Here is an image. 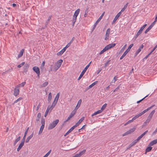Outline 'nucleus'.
Masks as SVG:
<instances>
[{
  "instance_id": "1",
  "label": "nucleus",
  "mask_w": 157,
  "mask_h": 157,
  "mask_svg": "<svg viewBox=\"0 0 157 157\" xmlns=\"http://www.w3.org/2000/svg\"><path fill=\"white\" fill-rule=\"evenodd\" d=\"M63 60L61 59L58 60L56 62L54 66L53 65H51L50 67V70L52 71V70L54 71H56L60 67L63 62Z\"/></svg>"
},
{
  "instance_id": "2",
  "label": "nucleus",
  "mask_w": 157,
  "mask_h": 157,
  "mask_svg": "<svg viewBox=\"0 0 157 157\" xmlns=\"http://www.w3.org/2000/svg\"><path fill=\"white\" fill-rule=\"evenodd\" d=\"M59 93H58L56 96L54 100L53 101L51 106H49V109H50V111H51L53 108L55 107L56 105L57 104V103L58 100L59 98Z\"/></svg>"
},
{
  "instance_id": "3",
  "label": "nucleus",
  "mask_w": 157,
  "mask_h": 157,
  "mask_svg": "<svg viewBox=\"0 0 157 157\" xmlns=\"http://www.w3.org/2000/svg\"><path fill=\"white\" fill-rule=\"evenodd\" d=\"M116 45L115 43L109 44L106 46L100 52L99 54L101 55L104 52L108 50L109 49L114 47Z\"/></svg>"
},
{
  "instance_id": "4",
  "label": "nucleus",
  "mask_w": 157,
  "mask_h": 157,
  "mask_svg": "<svg viewBox=\"0 0 157 157\" xmlns=\"http://www.w3.org/2000/svg\"><path fill=\"white\" fill-rule=\"evenodd\" d=\"M80 12V9H77L75 11L73 16V19L72 20V22L73 23V25H74L76 19L78 15Z\"/></svg>"
},
{
  "instance_id": "5",
  "label": "nucleus",
  "mask_w": 157,
  "mask_h": 157,
  "mask_svg": "<svg viewBox=\"0 0 157 157\" xmlns=\"http://www.w3.org/2000/svg\"><path fill=\"white\" fill-rule=\"evenodd\" d=\"M59 122V120L58 119H56L55 121H53L52 123L50 124L49 125L48 127V129L49 130H50L54 128L58 124Z\"/></svg>"
},
{
  "instance_id": "6",
  "label": "nucleus",
  "mask_w": 157,
  "mask_h": 157,
  "mask_svg": "<svg viewBox=\"0 0 157 157\" xmlns=\"http://www.w3.org/2000/svg\"><path fill=\"white\" fill-rule=\"evenodd\" d=\"M92 61H91L84 68V69H83V70L82 71L80 75V76H79L78 78V80H79L82 77L83 75H84L85 72H86V71L87 69L89 68L90 66V65Z\"/></svg>"
},
{
  "instance_id": "7",
  "label": "nucleus",
  "mask_w": 157,
  "mask_h": 157,
  "mask_svg": "<svg viewBox=\"0 0 157 157\" xmlns=\"http://www.w3.org/2000/svg\"><path fill=\"white\" fill-rule=\"evenodd\" d=\"M41 123L42 125L40 127L39 131V134H40L42 132L44 128L45 125V120L44 119H42L41 121Z\"/></svg>"
},
{
  "instance_id": "8",
  "label": "nucleus",
  "mask_w": 157,
  "mask_h": 157,
  "mask_svg": "<svg viewBox=\"0 0 157 157\" xmlns=\"http://www.w3.org/2000/svg\"><path fill=\"white\" fill-rule=\"evenodd\" d=\"M154 106V105H152L150 107L148 108L147 109H145L143 111L140 113L139 114H138V115L139 116V117H140V116H142L144 113H145L147 112L151 108H153Z\"/></svg>"
},
{
  "instance_id": "9",
  "label": "nucleus",
  "mask_w": 157,
  "mask_h": 157,
  "mask_svg": "<svg viewBox=\"0 0 157 157\" xmlns=\"http://www.w3.org/2000/svg\"><path fill=\"white\" fill-rule=\"evenodd\" d=\"M135 129L136 128L135 127L133 128H131L129 130L127 131V132H126L124 134L123 136H125L128 135V134H131V133L134 131Z\"/></svg>"
},
{
  "instance_id": "10",
  "label": "nucleus",
  "mask_w": 157,
  "mask_h": 157,
  "mask_svg": "<svg viewBox=\"0 0 157 157\" xmlns=\"http://www.w3.org/2000/svg\"><path fill=\"white\" fill-rule=\"evenodd\" d=\"M105 13V12H104L100 16V17L98 18V20L97 21H96V22H95V23L94 24V26L93 27V29H94L97 25L98 24V23L100 21V20H101V19L102 18V17L103 16V15H104V14Z\"/></svg>"
},
{
  "instance_id": "11",
  "label": "nucleus",
  "mask_w": 157,
  "mask_h": 157,
  "mask_svg": "<svg viewBox=\"0 0 157 157\" xmlns=\"http://www.w3.org/2000/svg\"><path fill=\"white\" fill-rule=\"evenodd\" d=\"M19 88L18 87H17V86H16L14 90V92L13 93V95L15 96H17L19 94Z\"/></svg>"
},
{
  "instance_id": "12",
  "label": "nucleus",
  "mask_w": 157,
  "mask_h": 157,
  "mask_svg": "<svg viewBox=\"0 0 157 157\" xmlns=\"http://www.w3.org/2000/svg\"><path fill=\"white\" fill-rule=\"evenodd\" d=\"M33 71L36 73L39 76L40 75V71L39 67L36 66H35L33 67Z\"/></svg>"
},
{
  "instance_id": "13",
  "label": "nucleus",
  "mask_w": 157,
  "mask_h": 157,
  "mask_svg": "<svg viewBox=\"0 0 157 157\" xmlns=\"http://www.w3.org/2000/svg\"><path fill=\"white\" fill-rule=\"evenodd\" d=\"M84 117H82L77 123L74 125L75 127H77L84 120Z\"/></svg>"
},
{
  "instance_id": "14",
  "label": "nucleus",
  "mask_w": 157,
  "mask_h": 157,
  "mask_svg": "<svg viewBox=\"0 0 157 157\" xmlns=\"http://www.w3.org/2000/svg\"><path fill=\"white\" fill-rule=\"evenodd\" d=\"M121 14V12H119L118 13L117 15L114 18V19H113V22H112V24L114 23L118 19L119 17L120 16V15Z\"/></svg>"
},
{
  "instance_id": "15",
  "label": "nucleus",
  "mask_w": 157,
  "mask_h": 157,
  "mask_svg": "<svg viewBox=\"0 0 157 157\" xmlns=\"http://www.w3.org/2000/svg\"><path fill=\"white\" fill-rule=\"evenodd\" d=\"M25 141H24L23 140H21V143L19 144L18 147L17 148V151H19L21 149L22 147L24 145Z\"/></svg>"
},
{
  "instance_id": "16",
  "label": "nucleus",
  "mask_w": 157,
  "mask_h": 157,
  "mask_svg": "<svg viewBox=\"0 0 157 157\" xmlns=\"http://www.w3.org/2000/svg\"><path fill=\"white\" fill-rule=\"evenodd\" d=\"M155 112V110H152L151 112L150 113V114L149 115L147 118L151 120V119L153 117V116L154 114V113Z\"/></svg>"
},
{
  "instance_id": "17",
  "label": "nucleus",
  "mask_w": 157,
  "mask_h": 157,
  "mask_svg": "<svg viewBox=\"0 0 157 157\" xmlns=\"http://www.w3.org/2000/svg\"><path fill=\"white\" fill-rule=\"evenodd\" d=\"M25 50L24 49H22L21 51L20 52L19 54H18L17 57V58L19 59V58L21 57L23 55L24 52Z\"/></svg>"
},
{
  "instance_id": "18",
  "label": "nucleus",
  "mask_w": 157,
  "mask_h": 157,
  "mask_svg": "<svg viewBox=\"0 0 157 157\" xmlns=\"http://www.w3.org/2000/svg\"><path fill=\"white\" fill-rule=\"evenodd\" d=\"M75 127L73 126L69 130L64 134V136H66L67 135H68L69 133L71 132V131H72L75 128Z\"/></svg>"
},
{
  "instance_id": "19",
  "label": "nucleus",
  "mask_w": 157,
  "mask_h": 157,
  "mask_svg": "<svg viewBox=\"0 0 157 157\" xmlns=\"http://www.w3.org/2000/svg\"><path fill=\"white\" fill-rule=\"evenodd\" d=\"M157 143V139H155L152 141H151L149 144V145L150 146H152L154 144H155Z\"/></svg>"
},
{
  "instance_id": "20",
  "label": "nucleus",
  "mask_w": 157,
  "mask_h": 157,
  "mask_svg": "<svg viewBox=\"0 0 157 157\" xmlns=\"http://www.w3.org/2000/svg\"><path fill=\"white\" fill-rule=\"evenodd\" d=\"M82 102V100L80 99L78 101L77 104L75 108V109H78L80 107Z\"/></svg>"
},
{
  "instance_id": "21",
  "label": "nucleus",
  "mask_w": 157,
  "mask_h": 157,
  "mask_svg": "<svg viewBox=\"0 0 157 157\" xmlns=\"http://www.w3.org/2000/svg\"><path fill=\"white\" fill-rule=\"evenodd\" d=\"M33 133H32L31 135H30L28 137L26 140L25 142L27 143L28 142L29 140L33 137Z\"/></svg>"
},
{
  "instance_id": "22",
  "label": "nucleus",
  "mask_w": 157,
  "mask_h": 157,
  "mask_svg": "<svg viewBox=\"0 0 157 157\" xmlns=\"http://www.w3.org/2000/svg\"><path fill=\"white\" fill-rule=\"evenodd\" d=\"M29 127H28L26 130L25 132V134H24V137H23V138L22 139V140H23L24 141H25V137H26V134L28 132V131L29 130Z\"/></svg>"
},
{
  "instance_id": "23",
  "label": "nucleus",
  "mask_w": 157,
  "mask_h": 157,
  "mask_svg": "<svg viewBox=\"0 0 157 157\" xmlns=\"http://www.w3.org/2000/svg\"><path fill=\"white\" fill-rule=\"evenodd\" d=\"M26 84V82H23L21 83L18 84L17 85V87H18L19 88L20 87H23Z\"/></svg>"
},
{
  "instance_id": "24",
  "label": "nucleus",
  "mask_w": 157,
  "mask_h": 157,
  "mask_svg": "<svg viewBox=\"0 0 157 157\" xmlns=\"http://www.w3.org/2000/svg\"><path fill=\"white\" fill-rule=\"evenodd\" d=\"M29 64L27 63H26L24 67V71L26 72L27 71V69L29 67Z\"/></svg>"
},
{
  "instance_id": "25",
  "label": "nucleus",
  "mask_w": 157,
  "mask_h": 157,
  "mask_svg": "<svg viewBox=\"0 0 157 157\" xmlns=\"http://www.w3.org/2000/svg\"><path fill=\"white\" fill-rule=\"evenodd\" d=\"M142 31L141 30H140H140L138 31V32L136 34V36H135V39H136L139 35H140L142 33Z\"/></svg>"
},
{
  "instance_id": "26",
  "label": "nucleus",
  "mask_w": 157,
  "mask_h": 157,
  "mask_svg": "<svg viewBox=\"0 0 157 157\" xmlns=\"http://www.w3.org/2000/svg\"><path fill=\"white\" fill-rule=\"evenodd\" d=\"M98 81H96L93 83L92 84H91V85H90L88 87V89H89L90 88H91L93 86H94L96 84H97L98 83Z\"/></svg>"
},
{
  "instance_id": "27",
  "label": "nucleus",
  "mask_w": 157,
  "mask_h": 157,
  "mask_svg": "<svg viewBox=\"0 0 157 157\" xmlns=\"http://www.w3.org/2000/svg\"><path fill=\"white\" fill-rule=\"evenodd\" d=\"M110 29L109 28V29H107L106 31V36H107V39H108L109 38V34L110 33Z\"/></svg>"
},
{
  "instance_id": "28",
  "label": "nucleus",
  "mask_w": 157,
  "mask_h": 157,
  "mask_svg": "<svg viewBox=\"0 0 157 157\" xmlns=\"http://www.w3.org/2000/svg\"><path fill=\"white\" fill-rule=\"evenodd\" d=\"M101 113V110H98V111L94 112L91 115L92 117L95 116L97 114L100 113Z\"/></svg>"
},
{
  "instance_id": "29",
  "label": "nucleus",
  "mask_w": 157,
  "mask_h": 157,
  "mask_svg": "<svg viewBox=\"0 0 157 157\" xmlns=\"http://www.w3.org/2000/svg\"><path fill=\"white\" fill-rule=\"evenodd\" d=\"M133 46V44H131L128 47V48L127 49V50H126L127 52H128L129 51H130V50L131 49V48H132V47Z\"/></svg>"
},
{
  "instance_id": "30",
  "label": "nucleus",
  "mask_w": 157,
  "mask_h": 157,
  "mask_svg": "<svg viewBox=\"0 0 157 157\" xmlns=\"http://www.w3.org/2000/svg\"><path fill=\"white\" fill-rule=\"evenodd\" d=\"M126 51H125L124 52V53L122 55L121 57L120 58V59L121 60L123 59L124 57L127 55V54L128 53Z\"/></svg>"
},
{
  "instance_id": "31",
  "label": "nucleus",
  "mask_w": 157,
  "mask_h": 157,
  "mask_svg": "<svg viewBox=\"0 0 157 157\" xmlns=\"http://www.w3.org/2000/svg\"><path fill=\"white\" fill-rule=\"evenodd\" d=\"M20 138L21 137L19 136L15 140L13 144L14 146L20 140Z\"/></svg>"
},
{
  "instance_id": "32",
  "label": "nucleus",
  "mask_w": 157,
  "mask_h": 157,
  "mask_svg": "<svg viewBox=\"0 0 157 157\" xmlns=\"http://www.w3.org/2000/svg\"><path fill=\"white\" fill-rule=\"evenodd\" d=\"M49 111H50V109H49V106H48L44 114L45 117H46V116L48 115V112Z\"/></svg>"
},
{
  "instance_id": "33",
  "label": "nucleus",
  "mask_w": 157,
  "mask_h": 157,
  "mask_svg": "<svg viewBox=\"0 0 157 157\" xmlns=\"http://www.w3.org/2000/svg\"><path fill=\"white\" fill-rule=\"evenodd\" d=\"M128 3H127L124 6L123 8L121 10V11L120 12H121V13L122 12H123L124 11L125 9H126V8L127 7V6L128 5Z\"/></svg>"
},
{
  "instance_id": "34",
  "label": "nucleus",
  "mask_w": 157,
  "mask_h": 157,
  "mask_svg": "<svg viewBox=\"0 0 157 157\" xmlns=\"http://www.w3.org/2000/svg\"><path fill=\"white\" fill-rule=\"evenodd\" d=\"M52 98V94L51 92L49 93L48 95V101H51Z\"/></svg>"
},
{
  "instance_id": "35",
  "label": "nucleus",
  "mask_w": 157,
  "mask_h": 157,
  "mask_svg": "<svg viewBox=\"0 0 157 157\" xmlns=\"http://www.w3.org/2000/svg\"><path fill=\"white\" fill-rule=\"evenodd\" d=\"M106 104H105L102 105L101 108V110H101V112L105 109L106 106Z\"/></svg>"
},
{
  "instance_id": "36",
  "label": "nucleus",
  "mask_w": 157,
  "mask_h": 157,
  "mask_svg": "<svg viewBox=\"0 0 157 157\" xmlns=\"http://www.w3.org/2000/svg\"><path fill=\"white\" fill-rule=\"evenodd\" d=\"M62 49L60 52L57 53V55L58 56H61L64 52Z\"/></svg>"
},
{
  "instance_id": "37",
  "label": "nucleus",
  "mask_w": 157,
  "mask_h": 157,
  "mask_svg": "<svg viewBox=\"0 0 157 157\" xmlns=\"http://www.w3.org/2000/svg\"><path fill=\"white\" fill-rule=\"evenodd\" d=\"M22 99V97H20L18 99H17V100H16V101H14L13 103V105L14 104L16 103L18 101H19L20 100H21Z\"/></svg>"
},
{
  "instance_id": "38",
  "label": "nucleus",
  "mask_w": 157,
  "mask_h": 157,
  "mask_svg": "<svg viewBox=\"0 0 157 157\" xmlns=\"http://www.w3.org/2000/svg\"><path fill=\"white\" fill-rule=\"evenodd\" d=\"M76 113V111L75 110H74L70 114V116L71 117H72Z\"/></svg>"
},
{
  "instance_id": "39",
  "label": "nucleus",
  "mask_w": 157,
  "mask_h": 157,
  "mask_svg": "<svg viewBox=\"0 0 157 157\" xmlns=\"http://www.w3.org/2000/svg\"><path fill=\"white\" fill-rule=\"evenodd\" d=\"M48 84V82H45L44 83L41 85L42 87H44L46 86Z\"/></svg>"
},
{
  "instance_id": "40",
  "label": "nucleus",
  "mask_w": 157,
  "mask_h": 157,
  "mask_svg": "<svg viewBox=\"0 0 157 157\" xmlns=\"http://www.w3.org/2000/svg\"><path fill=\"white\" fill-rule=\"evenodd\" d=\"M152 147H147L146 150V152H149L152 149Z\"/></svg>"
},
{
  "instance_id": "41",
  "label": "nucleus",
  "mask_w": 157,
  "mask_h": 157,
  "mask_svg": "<svg viewBox=\"0 0 157 157\" xmlns=\"http://www.w3.org/2000/svg\"><path fill=\"white\" fill-rule=\"evenodd\" d=\"M151 28V26H149V27L145 31V33H147Z\"/></svg>"
},
{
  "instance_id": "42",
  "label": "nucleus",
  "mask_w": 157,
  "mask_h": 157,
  "mask_svg": "<svg viewBox=\"0 0 157 157\" xmlns=\"http://www.w3.org/2000/svg\"><path fill=\"white\" fill-rule=\"evenodd\" d=\"M25 64V62H22L21 63V64H20L17 66V67L18 68H20L22 67Z\"/></svg>"
},
{
  "instance_id": "43",
  "label": "nucleus",
  "mask_w": 157,
  "mask_h": 157,
  "mask_svg": "<svg viewBox=\"0 0 157 157\" xmlns=\"http://www.w3.org/2000/svg\"><path fill=\"white\" fill-rule=\"evenodd\" d=\"M51 151V150H50L47 153H46L44 156V157H47L50 154Z\"/></svg>"
},
{
  "instance_id": "44",
  "label": "nucleus",
  "mask_w": 157,
  "mask_h": 157,
  "mask_svg": "<svg viewBox=\"0 0 157 157\" xmlns=\"http://www.w3.org/2000/svg\"><path fill=\"white\" fill-rule=\"evenodd\" d=\"M151 121V119L147 118L146 121L144 122V124H146L147 123H148Z\"/></svg>"
},
{
  "instance_id": "45",
  "label": "nucleus",
  "mask_w": 157,
  "mask_h": 157,
  "mask_svg": "<svg viewBox=\"0 0 157 157\" xmlns=\"http://www.w3.org/2000/svg\"><path fill=\"white\" fill-rule=\"evenodd\" d=\"M88 10H86L85 11L84 14V17H86L87 16V14H88Z\"/></svg>"
},
{
  "instance_id": "46",
  "label": "nucleus",
  "mask_w": 157,
  "mask_h": 157,
  "mask_svg": "<svg viewBox=\"0 0 157 157\" xmlns=\"http://www.w3.org/2000/svg\"><path fill=\"white\" fill-rule=\"evenodd\" d=\"M139 140H138V139L137 138L134 141L132 142V144H132V145L136 144L137 142Z\"/></svg>"
},
{
  "instance_id": "47",
  "label": "nucleus",
  "mask_w": 157,
  "mask_h": 157,
  "mask_svg": "<svg viewBox=\"0 0 157 157\" xmlns=\"http://www.w3.org/2000/svg\"><path fill=\"white\" fill-rule=\"evenodd\" d=\"M110 60H108L105 63V67H106V66H108V65H109V63L110 62Z\"/></svg>"
},
{
  "instance_id": "48",
  "label": "nucleus",
  "mask_w": 157,
  "mask_h": 157,
  "mask_svg": "<svg viewBox=\"0 0 157 157\" xmlns=\"http://www.w3.org/2000/svg\"><path fill=\"white\" fill-rule=\"evenodd\" d=\"M141 51V50L139 48L137 50L136 52L135 53L136 55V56Z\"/></svg>"
},
{
  "instance_id": "49",
  "label": "nucleus",
  "mask_w": 157,
  "mask_h": 157,
  "mask_svg": "<svg viewBox=\"0 0 157 157\" xmlns=\"http://www.w3.org/2000/svg\"><path fill=\"white\" fill-rule=\"evenodd\" d=\"M147 25L146 24H145V25H144L140 29V30H141L142 31H143V29H144V28L145 27L147 26Z\"/></svg>"
},
{
  "instance_id": "50",
  "label": "nucleus",
  "mask_w": 157,
  "mask_h": 157,
  "mask_svg": "<svg viewBox=\"0 0 157 157\" xmlns=\"http://www.w3.org/2000/svg\"><path fill=\"white\" fill-rule=\"evenodd\" d=\"M139 117V116L138 115V114H137V115H136L135 116L133 117L132 118V119L133 121H134Z\"/></svg>"
},
{
  "instance_id": "51",
  "label": "nucleus",
  "mask_w": 157,
  "mask_h": 157,
  "mask_svg": "<svg viewBox=\"0 0 157 157\" xmlns=\"http://www.w3.org/2000/svg\"><path fill=\"white\" fill-rule=\"evenodd\" d=\"M148 96V95H147L144 98H142V99H141L139 101H138L137 102V103H140L141 101H143L145 98H146Z\"/></svg>"
},
{
  "instance_id": "52",
  "label": "nucleus",
  "mask_w": 157,
  "mask_h": 157,
  "mask_svg": "<svg viewBox=\"0 0 157 157\" xmlns=\"http://www.w3.org/2000/svg\"><path fill=\"white\" fill-rule=\"evenodd\" d=\"M126 44H125L120 50L121 52L124 51L126 46Z\"/></svg>"
},
{
  "instance_id": "53",
  "label": "nucleus",
  "mask_w": 157,
  "mask_h": 157,
  "mask_svg": "<svg viewBox=\"0 0 157 157\" xmlns=\"http://www.w3.org/2000/svg\"><path fill=\"white\" fill-rule=\"evenodd\" d=\"M157 48V44L154 47L153 49L151 50V52H150V54L151 53Z\"/></svg>"
},
{
  "instance_id": "54",
  "label": "nucleus",
  "mask_w": 157,
  "mask_h": 157,
  "mask_svg": "<svg viewBox=\"0 0 157 157\" xmlns=\"http://www.w3.org/2000/svg\"><path fill=\"white\" fill-rule=\"evenodd\" d=\"M148 132V131L147 130L146 131H145L144 133H142L141 136H142L143 137Z\"/></svg>"
},
{
  "instance_id": "55",
  "label": "nucleus",
  "mask_w": 157,
  "mask_h": 157,
  "mask_svg": "<svg viewBox=\"0 0 157 157\" xmlns=\"http://www.w3.org/2000/svg\"><path fill=\"white\" fill-rule=\"evenodd\" d=\"M156 22H155V21H154L153 22H152L151 23V24L149 26H151V27L152 28V27L154 26V24H155V23Z\"/></svg>"
},
{
  "instance_id": "56",
  "label": "nucleus",
  "mask_w": 157,
  "mask_h": 157,
  "mask_svg": "<svg viewBox=\"0 0 157 157\" xmlns=\"http://www.w3.org/2000/svg\"><path fill=\"white\" fill-rule=\"evenodd\" d=\"M41 117V114L40 113H39L37 114V118H39V119H40Z\"/></svg>"
},
{
  "instance_id": "57",
  "label": "nucleus",
  "mask_w": 157,
  "mask_h": 157,
  "mask_svg": "<svg viewBox=\"0 0 157 157\" xmlns=\"http://www.w3.org/2000/svg\"><path fill=\"white\" fill-rule=\"evenodd\" d=\"M72 117H71V116H70L69 115V116L68 117L67 119V120L65 121V122H67V121L69 120Z\"/></svg>"
},
{
  "instance_id": "58",
  "label": "nucleus",
  "mask_w": 157,
  "mask_h": 157,
  "mask_svg": "<svg viewBox=\"0 0 157 157\" xmlns=\"http://www.w3.org/2000/svg\"><path fill=\"white\" fill-rule=\"evenodd\" d=\"M71 43L69 42L66 46V48H68L71 45Z\"/></svg>"
},
{
  "instance_id": "59",
  "label": "nucleus",
  "mask_w": 157,
  "mask_h": 157,
  "mask_svg": "<svg viewBox=\"0 0 157 157\" xmlns=\"http://www.w3.org/2000/svg\"><path fill=\"white\" fill-rule=\"evenodd\" d=\"M119 89V86H118L117 88H116L113 91V92H115L117 91V90Z\"/></svg>"
},
{
  "instance_id": "60",
  "label": "nucleus",
  "mask_w": 157,
  "mask_h": 157,
  "mask_svg": "<svg viewBox=\"0 0 157 157\" xmlns=\"http://www.w3.org/2000/svg\"><path fill=\"white\" fill-rule=\"evenodd\" d=\"M117 78H118V77H117V76H116L114 77L113 79V80H115V81L116 82V81L117 80Z\"/></svg>"
},
{
  "instance_id": "61",
  "label": "nucleus",
  "mask_w": 157,
  "mask_h": 157,
  "mask_svg": "<svg viewBox=\"0 0 157 157\" xmlns=\"http://www.w3.org/2000/svg\"><path fill=\"white\" fill-rule=\"evenodd\" d=\"M157 132V128H156L155 130L153 132V135L155 134H156Z\"/></svg>"
},
{
  "instance_id": "62",
  "label": "nucleus",
  "mask_w": 157,
  "mask_h": 157,
  "mask_svg": "<svg viewBox=\"0 0 157 157\" xmlns=\"http://www.w3.org/2000/svg\"><path fill=\"white\" fill-rule=\"evenodd\" d=\"M144 47V45L143 44H142L139 47V49H140L141 50Z\"/></svg>"
},
{
  "instance_id": "63",
  "label": "nucleus",
  "mask_w": 157,
  "mask_h": 157,
  "mask_svg": "<svg viewBox=\"0 0 157 157\" xmlns=\"http://www.w3.org/2000/svg\"><path fill=\"white\" fill-rule=\"evenodd\" d=\"M52 15L50 16L49 17L48 19L47 20V21H50V20L52 18Z\"/></svg>"
},
{
  "instance_id": "64",
  "label": "nucleus",
  "mask_w": 157,
  "mask_h": 157,
  "mask_svg": "<svg viewBox=\"0 0 157 157\" xmlns=\"http://www.w3.org/2000/svg\"><path fill=\"white\" fill-rule=\"evenodd\" d=\"M142 136L140 135L137 138V139L139 140L141 138H142Z\"/></svg>"
}]
</instances>
